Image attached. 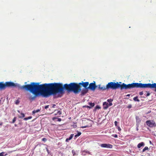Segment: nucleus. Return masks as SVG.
Here are the masks:
<instances>
[{"label": "nucleus", "mask_w": 156, "mask_h": 156, "mask_svg": "<svg viewBox=\"0 0 156 156\" xmlns=\"http://www.w3.org/2000/svg\"><path fill=\"white\" fill-rule=\"evenodd\" d=\"M107 88L108 89H111L113 90H115L117 89L120 88V84L118 82L116 83L114 82H110L108 83L107 85Z\"/></svg>", "instance_id": "4"}, {"label": "nucleus", "mask_w": 156, "mask_h": 156, "mask_svg": "<svg viewBox=\"0 0 156 156\" xmlns=\"http://www.w3.org/2000/svg\"><path fill=\"white\" fill-rule=\"evenodd\" d=\"M55 106H56L55 105L53 104L52 106V108H55Z\"/></svg>", "instance_id": "43"}, {"label": "nucleus", "mask_w": 156, "mask_h": 156, "mask_svg": "<svg viewBox=\"0 0 156 156\" xmlns=\"http://www.w3.org/2000/svg\"><path fill=\"white\" fill-rule=\"evenodd\" d=\"M73 135H74L73 134H71L69 138L66 139V141H67L68 140H71L72 138L73 137Z\"/></svg>", "instance_id": "16"}, {"label": "nucleus", "mask_w": 156, "mask_h": 156, "mask_svg": "<svg viewBox=\"0 0 156 156\" xmlns=\"http://www.w3.org/2000/svg\"><path fill=\"white\" fill-rule=\"evenodd\" d=\"M96 107L97 108H99V107L98 106H97Z\"/></svg>", "instance_id": "46"}, {"label": "nucleus", "mask_w": 156, "mask_h": 156, "mask_svg": "<svg viewBox=\"0 0 156 156\" xmlns=\"http://www.w3.org/2000/svg\"><path fill=\"white\" fill-rule=\"evenodd\" d=\"M146 122L147 125L150 127H153L156 126V124L154 120H147Z\"/></svg>", "instance_id": "6"}, {"label": "nucleus", "mask_w": 156, "mask_h": 156, "mask_svg": "<svg viewBox=\"0 0 156 156\" xmlns=\"http://www.w3.org/2000/svg\"><path fill=\"white\" fill-rule=\"evenodd\" d=\"M19 102L20 101H19V100H17L15 102V104H16V105H17L19 103Z\"/></svg>", "instance_id": "30"}, {"label": "nucleus", "mask_w": 156, "mask_h": 156, "mask_svg": "<svg viewBox=\"0 0 156 156\" xmlns=\"http://www.w3.org/2000/svg\"><path fill=\"white\" fill-rule=\"evenodd\" d=\"M148 149V148L147 147H145L142 150L143 152H144L146 150Z\"/></svg>", "instance_id": "21"}, {"label": "nucleus", "mask_w": 156, "mask_h": 156, "mask_svg": "<svg viewBox=\"0 0 156 156\" xmlns=\"http://www.w3.org/2000/svg\"><path fill=\"white\" fill-rule=\"evenodd\" d=\"M119 83H121V82H120Z\"/></svg>", "instance_id": "48"}, {"label": "nucleus", "mask_w": 156, "mask_h": 156, "mask_svg": "<svg viewBox=\"0 0 156 156\" xmlns=\"http://www.w3.org/2000/svg\"><path fill=\"white\" fill-rule=\"evenodd\" d=\"M3 123L2 122H1L0 123V126H2V125Z\"/></svg>", "instance_id": "45"}, {"label": "nucleus", "mask_w": 156, "mask_h": 156, "mask_svg": "<svg viewBox=\"0 0 156 156\" xmlns=\"http://www.w3.org/2000/svg\"><path fill=\"white\" fill-rule=\"evenodd\" d=\"M136 125H138L141 122V119L139 116H136Z\"/></svg>", "instance_id": "11"}, {"label": "nucleus", "mask_w": 156, "mask_h": 156, "mask_svg": "<svg viewBox=\"0 0 156 156\" xmlns=\"http://www.w3.org/2000/svg\"><path fill=\"white\" fill-rule=\"evenodd\" d=\"M21 117L23 118L25 117V115L23 113H21Z\"/></svg>", "instance_id": "27"}, {"label": "nucleus", "mask_w": 156, "mask_h": 156, "mask_svg": "<svg viewBox=\"0 0 156 156\" xmlns=\"http://www.w3.org/2000/svg\"><path fill=\"white\" fill-rule=\"evenodd\" d=\"M88 82L79 83H71L69 84H65L63 87L62 84L61 83H44L41 85V89L47 88V91L42 93L45 96L48 97L51 95H55L58 93H62L63 92L64 89L68 91H72L75 94H78L81 90L82 85L85 88H87L89 85Z\"/></svg>", "instance_id": "1"}, {"label": "nucleus", "mask_w": 156, "mask_h": 156, "mask_svg": "<svg viewBox=\"0 0 156 156\" xmlns=\"http://www.w3.org/2000/svg\"><path fill=\"white\" fill-rule=\"evenodd\" d=\"M39 83L31 82L30 84L20 86L19 84L11 82H7L5 83V88L6 87H18L21 90L29 91L34 95L33 97L31 96L29 98L30 100H32L40 95L44 97H47L42 94V93L47 91V88L41 89L40 85L42 84H39Z\"/></svg>", "instance_id": "2"}, {"label": "nucleus", "mask_w": 156, "mask_h": 156, "mask_svg": "<svg viewBox=\"0 0 156 156\" xmlns=\"http://www.w3.org/2000/svg\"><path fill=\"white\" fill-rule=\"evenodd\" d=\"M91 107H93L94 105V104L93 103L90 102L89 103Z\"/></svg>", "instance_id": "25"}, {"label": "nucleus", "mask_w": 156, "mask_h": 156, "mask_svg": "<svg viewBox=\"0 0 156 156\" xmlns=\"http://www.w3.org/2000/svg\"><path fill=\"white\" fill-rule=\"evenodd\" d=\"M112 105V102H111L109 103V104H108V106H111Z\"/></svg>", "instance_id": "37"}, {"label": "nucleus", "mask_w": 156, "mask_h": 156, "mask_svg": "<svg viewBox=\"0 0 156 156\" xmlns=\"http://www.w3.org/2000/svg\"><path fill=\"white\" fill-rule=\"evenodd\" d=\"M146 93H147L146 94V96L147 97L149 96L150 94V93H149V92H148L147 91H146Z\"/></svg>", "instance_id": "24"}, {"label": "nucleus", "mask_w": 156, "mask_h": 156, "mask_svg": "<svg viewBox=\"0 0 156 156\" xmlns=\"http://www.w3.org/2000/svg\"><path fill=\"white\" fill-rule=\"evenodd\" d=\"M98 88L100 90H104L106 89H108V88H107V86L106 87L105 86H103L101 87L100 85H99V86L98 87Z\"/></svg>", "instance_id": "14"}, {"label": "nucleus", "mask_w": 156, "mask_h": 156, "mask_svg": "<svg viewBox=\"0 0 156 156\" xmlns=\"http://www.w3.org/2000/svg\"><path fill=\"white\" fill-rule=\"evenodd\" d=\"M117 127H118L117 128H118V130L119 131H120L121 130V129L120 128V127L117 126Z\"/></svg>", "instance_id": "34"}, {"label": "nucleus", "mask_w": 156, "mask_h": 156, "mask_svg": "<svg viewBox=\"0 0 156 156\" xmlns=\"http://www.w3.org/2000/svg\"><path fill=\"white\" fill-rule=\"evenodd\" d=\"M42 140L43 141H44V142H45V141H46L47 139L45 138H43L42 139Z\"/></svg>", "instance_id": "29"}, {"label": "nucleus", "mask_w": 156, "mask_h": 156, "mask_svg": "<svg viewBox=\"0 0 156 156\" xmlns=\"http://www.w3.org/2000/svg\"><path fill=\"white\" fill-rule=\"evenodd\" d=\"M127 96H130V95L129 94L127 95Z\"/></svg>", "instance_id": "47"}, {"label": "nucleus", "mask_w": 156, "mask_h": 156, "mask_svg": "<svg viewBox=\"0 0 156 156\" xmlns=\"http://www.w3.org/2000/svg\"><path fill=\"white\" fill-rule=\"evenodd\" d=\"M100 146L102 147L108 148H112L113 147L112 145L109 144H101L100 145Z\"/></svg>", "instance_id": "8"}, {"label": "nucleus", "mask_w": 156, "mask_h": 156, "mask_svg": "<svg viewBox=\"0 0 156 156\" xmlns=\"http://www.w3.org/2000/svg\"><path fill=\"white\" fill-rule=\"evenodd\" d=\"M32 117L31 116H29L28 117L25 118H24V119L25 120H27L29 119H30L32 118Z\"/></svg>", "instance_id": "22"}, {"label": "nucleus", "mask_w": 156, "mask_h": 156, "mask_svg": "<svg viewBox=\"0 0 156 156\" xmlns=\"http://www.w3.org/2000/svg\"><path fill=\"white\" fill-rule=\"evenodd\" d=\"M57 113L59 115H61V112H60V111H58L57 112Z\"/></svg>", "instance_id": "39"}, {"label": "nucleus", "mask_w": 156, "mask_h": 156, "mask_svg": "<svg viewBox=\"0 0 156 156\" xmlns=\"http://www.w3.org/2000/svg\"><path fill=\"white\" fill-rule=\"evenodd\" d=\"M72 153L73 156H77L78 154V152L77 151H75L74 150H73L72 151Z\"/></svg>", "instance_id": "13"}, {"label": "nucleus", "mask_w": 156, "mask_h": 156, "mask_svg": "<svg viewBox=\"0 0 156 156\" xmlns=\"http://www.w3.org/2000/svg\"><path fill=\"white\" fill-rule=\"evenodd\" d=\"M46 150L47 151L48 153H49V150H48V148H46Z\"/></svg>", "instance_id": "44"}, {"label": "nucleus", "mask_w": 156, "mask_h": 156, "mask_svg": "<svg viewBox=\"0 0 156 156\" xmlns=\"http://www.w3.org/2000/svg\"><path fill=\"white\" fill-rule=\"evenodd\" d=\"M103 108L104 109H107L109 107L108 103L105 102L103 103Z\"/></svg>", "instance_id": "12"}, {"label": "nucleus", "mask_w": 156, "mask_h": 156, "mask_svg": "<svg viewBox=\"0 0 156 156\" xmlns=\"http://www.w3.org/2000/svg\"><path fill=\"white\" fill-rule=\"evenodd\" d=\"M133 100L134 101H138V102L140 101V100L138 99V97L137 96L134 97L133 98Z\"/></svg>", "instance_id": "17"}, {"label": "nucleus", "mask_w": 156, "mask_h": 156, "mask_svg": "<svg viewBox=\"0 0 156 156\" xmlns=\"http://www.w3.org/2000/svg\"><path fill=\"white\" fill-rule=\"evenodd\" d=\"M151 112V111L150 110V111H148L147 113H146V114H148L150 113Z\"/></svg>", "instance_id": "41"}, {"label": "nucleus", "mask_w": 156, "mask_h": 156, "mask_svg": "<svg viewBox=\"0 0 156 156\" xmlns=\"http://www.w3.org/2000/svg\"><path fill=\"white\" fill-rule=\"evenodd\" d=\"M90 126V125H86L85 126H82L81 127L82 128H87V127H89Z\"/></svg>", "instance_id": "23"}, {"label": "nucleus", "mask_w": 156, "mask_h": 156, "mask_svg": "<svg viewBox=\"0 0 156 156\" xmlns=\"http://www.w3.org/2000/svg\"><path fill=\"white\" fill-rule=\"evenodd\" d=\"M115 123V125L116 126H117V122L116 121H115L114 122Z\"/></svg>", "instance_id": "35"}, {"label": "nucleus", "mask_w": 156, "mask_h": 156, "mask_svg": "<svg viewBox=\"0 0 156 156\" xmlns=\"http://www.w3.org/2000/svg\"><path fill=\"white\" fill-rule=\"evenodd\" d=\"M154 84L155 85V86L154 87H153L152 88H155L154 91L156 92V83H154Z\"/></svg>", "instance_id": "31"}, {"label": "nucleus", "mask_w": 156, "mask_h": 156, "mask_svg": "<svg viewBox=\"0 0 156 156\" xmlns=\"http://www.w3.org/2000/svg\"><path fill=\"white\" fill-rule=\"evenodd\" d=\"M4 154H5V152H2L0 153V156H6L7 155V154H6L5 155H4Z\"/></svg>", "instance_id": "20"}, {"label": "nucleus", "mask_w": 156, "mask_h": 156, "mask_svg": "<svg viewBox=\"0 0 156 156\" xmlns=\"http://www.w3.org/2000/svg\"><path fill=\"white\" fill-rule=\"evenodd\" d=\"M61 119L60 118H58V121L59 122H60L61 121Z\"/></svg>", "instance_id": "40"}, {"label": "nucleus", "mask_w": 156, "mask_h": 156, "mask_svg": "<svg viewBox=\"0 0 156 156\" xmlns=\"http://www.w3.org/2000/svg\"><path fill=\"white\" fill-rule=\"evenodd\" d=\"M144 143L143 142H141L139 143L137 145V147L138 148H140L141 147L144 146Z\"/></svg>", "instance_id": "15"}, {"label": "nucleus", "mask_w": 156, "mask_h": 156, "mask_svg": "<svg viewBox=\"0 0 156 156\" xmlns=\"http://www.w3.org/2000/svg\"><path fill=\"white\" fill-rule=\"evenodd\" d=\"M137 88V83H133L131 84H126L124 83L120 84L121 90L125 89V90L129 89L132 88Z\"/></svg>", "instance_id": "3"}, {"label": "nucleus", "mask_w": 156, "mask_h": 156, "mask_svg": "<svg viewBox=\"0 0 156 156\" xmlns=\"http://www.w3.org/2000/svg\"><path fill=\"white\" fill-rule=\"evenodd\" d=\"M88 88H83L81 91L80 95L81 96H83L88 92Z\"/></svg>", "instance_id": "9"}, {"label": "nucleus", "mask_w": 156, "mask_h": 156, "mask_svg": "<svg viewBox=\"0 0 156 156\" xmlns=\"http://www.w3.org/2000/svg\"><path fill=\"white\" fill-rule=\"evenodd\" d=\"M131 107H132V106L131 105H129L128 106V108H131Z\"/></svg>", "instance_id": "38"}, {"label": "nucleus", "mask_w": 156, "mask_h": 156, "mask_svg": "<svg viewBox=\"0 0 156 156\" xmlns=\"http://www.w3.org/2000/svg\"><path fill=\"white\" fill-rule=\"evenodd\" d=\"M57 118L56 117H53L52 118V120H55V119H57Z\"/></svg>", "instance_id": "42"}, {"label": "nucleus", "mask_w": 156, "mask_h": 156, "mask_svg": "<svg viewBox=\"0 0 156 156\" xmlns=\"http://www.w3.org/2000/svg\"><path fill=\"white\" fill-rule=\"evenodd\" d=\"M112 136L115 138L118 137V135L117 134H113L112 135Z\"/></svg>", "instance_id": "28"}, {"label": "nucleus", "mask_w": 156, "mask_h": 156, "mask_svg": "<svg viewBox=\"0 0 156 156\" xmlns=\"http://www.w3.org/2000/svg\"><path fill=\"white\" fill-rule=\"evenodd\" d=\"M143 94V91H141L139 92V94L140 95H142Z\"/></svg>", "instance_id": "32"}, {"label": "nucleus", "mask_w": 156, "mask_h": 156, "mask_svg": "<svg viewBox=\"0 0 156 156\" xmlns=\"http://www.w3.org/2000/svg\"><path fill=\"white\" fill-rule=\"evenodd\" d=\"M155 85L153 83H137V88H150L152 89L153 87H155Z\"/></svg>", "instance_id": "5"}, {"label": "nucleus", "mask_w": 156, "mask_h": 156, "mask_svg": "<svg viewBox=\"0 0 156 156\" xmlns=\"http://www.w3.org/2000/svg\"><path fill=\"white\" fill-rule=\"evenodd\" d=\"M16 121V118L14 117L12 120V123H14Z\"/></svg>", "instance_id": "33"}, {"label": "nucleus", "mask_w": 156, "mask_h": 156, "mask_svg": "<svg viewBox=\"0 0 156 156\" xmlns=\"http://www.w3.org/2000/svg\"><path fill=\"white\" fill-rule=\"evenodd\" d=\"M49 107V105H47L44 107V108L45 109H47Z\"/></svg>", "instance_id": "36"}, {"label": "nucleus", "mask_w": 156, "mask_h": 156, "mask_svg": "<svg viewBox=\"0 0 156 156\" xmlns=\"http://www.w3.org/2000/svg\"><path fill=\"white\" fill-rule=\"evenodd\" d=\"M113 101V99H108L107 100V101L109 103L112 102Z\"/></svg>", "instance_id": "26"}, {"label": "nucleus", "mask_w": 156, "mask_h": 156, "mask_svg": "<svg viewBox=\"0 0 156 156\" xmlns=\"http://www.w3.org/2000/svg\"><path fill=\"white\" fill-rule=\"evenodd\" d=\"M81 132H78L77 134H76L75 135V137L77 138L78 136H80L81 135Z\"/></svg>", "instance_id": "19"}, {"label": "nucleus", "mask_w": 156, "mask_h": 156, "mask_svg": "<svg viewBox=\"0 0 156 156\" xmlns=\"http://www.w3.org/2000/svg\"><path fill=\"white\" fill-rule=\"evenodd\" d=\"M97 87V86L95 84V82L94 81L93 83H90L89 86L87 88L91 90L94 91Z\"/></svg>", "instance_id": "7"}, {"label": "nucleus", "mask_w": 156, "mask_h": 156, "mask_svg": "<svg viewBox=\"0 0 156 156\" xmlns=\"http://www.w3.org/2000/svg\"><path fill=\"white\" fill-rule=\"evenodd\" d=\"M40 111V109H37L36 110H34L32 112V114H34L35 113H37L38 112H39Z\"/></svg>", "instance_id": "18"}, {"label": "nucleus", "mask_w": 156, "mask_h": 156, "mask_svg": "<svg viewBox=\"0 0 156 156\" xmlns=\"http://www.w3.org/2000/svg\"><path fill=\"white\" fill-rule=\"evenodd\" d=\"M5 89V84L3 83V82H0V89L4 90Z\"/></svg>", "instance_id": "10"}]
</instances>
